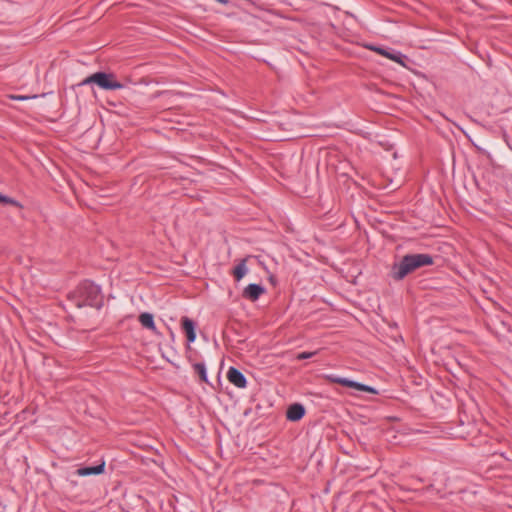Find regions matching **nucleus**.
<instances>
[{
	"mask_svg": "<svg viewBox=\"0 0 512 512\" xmlns=\"http://www.w3.org/2000/svg\"><path fill=\"white\" fill-rule=\"evenodd\" d=\"M432 262V258L427 254L406 255L399 263L393 265L391 274L394 279L401 280L417 268L430 265Z\"/></svg>",
	"mask_w": 512,
	"mask_h": 512,
	"instance_id": "nucleus-1",
	"label": "nucleus"
},
{
	"mask_svg": "<svg viewBox=\"0 0 512 512\" xmlns=\"http://www.w3.org/2000/svg\"><path fill=\"white\" fill-rule=\"evenodd\" d=\"M76 293L79 297L77 302L78 307L90 306L99 308L102 304L100 288L91 282L81 284Z\"/></svg>",
	"mask_w": 512,
	"mask_h": 512,
	"instance_id": "nucleus-2",
	"label": "nucleus"
},
{
	"mask_svg": "<svg viewBox=\"0 0 512 512\" xmlns=\"http://www.w3.org/2000/svg\"><path fill=\"white\" fill-rule=\"evenodd\" d=\"M90 83H95L104 90H117L123 88V85L115 79L113 74L104 72H97L90 75L85 78L80 85L83 86Z\"/></svg>",
	"mask_w": 512,
	"mask_h": 512,
	"instance_id": "nucleus-3",
	"label": "nucleus"
},
{
	"mask_svg": "<svg viewBox=\"0 0 512 512\" xmlns=\"http://www.w3.org/2000/svg\"><path fill=\"white\" fill-rule=\"evenodd\" d=\"M336 383L338 384H341L343 386H346V387H349V388H354L356 390H359V391H363V392H368V393H371V394H377V390L371 386H368V385H365V384H361V383H358V382H355V381H352V380H349V379H346V378H337L334 380Z\"/></svg>",
	"mask_w": 512,
	"mask_h": 512,
	"instance_id": "nucleus-4",
	"label": "nucleus"
},
{
	"mask_svg": "<svg viewBox=\"0 0 512 512\" xmlns=\"http://www.w3.org/2000/svg\"><path fill=\"white\" fill-rule=\"evenodd\" d=\"M227 379L230 383L238 388L246 387L247 381L245 376L236 368L230 367L227 372Z\"/></svg>",
	"mask_w": 512,
	"mask_h": 512,
	"instance_id": "nucleus-5",
	"label": "nucleus"
},
{
	"mask_svg": "<svg viewBox=\"0 0 512 512\" xmlns=\"http://www.w3.org/2000/svg\"><path fill=\"white\" fill-rule=\"evenodd\" d=\"M265 289L259 284H249L243 291V297L251 301H256L264 294Z\"/></svg>",
	"mask_w": 512,
	"mask_h": 512,
	"instance_id": "nucleus-6",
	"label": "nucleus"
},
{
	"mask_svg": "<svg viewBox=\"0 0 512 512\" xmlns=\"http://www.w3.org/2000/svg\"><path fill=\"white\" fill-rule=\"evenodd\" d=\"M368 49L396 62V63H399L401 65H405L404 62H403V56L401 55V53H393V52H390V51H387L383 48H380V47H376V46H373V45H369V46H366Z\"/></svg>",
	"mask_w": 512,
	"mask_h": 512,
	"instance_id": "nucleus-7",
	"label": "nucleus"
},
{
	"mask_svg": "<svg viewBox=\"0 0 512 512\" xmlns=\"http://www.w3.org/2000/svg\"><path fill=\"white\" fill-rule=\"evenodd\" d=\"M249 258L250 256L241 259L238 262V264L233 268L232 275L237 282L241 281L248 273L247 261Z\"/></svg>",
	"mask_w": 512,
	"mask_h": 512,
	"instance_id": "nucleus-8",
	"label": "nucleus"
},
{
	"mask_svg": "<svg viewBox=\"0 0 512 512\" xmlns=\"http://www.w3.org/2000/svg\"><path fill=\"white\" fill-rule=\"evenodd\" d=\"M181 322H182V328L186 333L187 340L190 343L194 342L196 339L194 322L188 317H183Z\"/></svg>",
	"mask_w": 512,
	"mask_h": 512,
	"instance_id": "nucleus-9",
	"label": "nucleus"
},
{
	"mask_svg": "<svg viewBox=\"0 0 512 512\" xmlns=\"http://www.w3.org/2000/svg\"><path fill=\"white\" fill-rule=\"evenodd\" d=\"M305 414V409L301 404H293L287 410V419L290 421H298Z\"/></svg>",
	"mask_w": 512,
	"mask_h": 512,
	"instance_id": "nucleus-10",
	"label": "nucleus"
},
{
	"mask_svg": "<svg viewBox=\"0 0 512 512\" xmlns=\"http://www.w3.org/2000/svg\"><path fill=\"white\" fill-rule=\"evenodd\" d=\"M104 467H105V463L103 462L97 466L79 468L76 473H77V475L82 476V477L89 476V475H98V474L103 473Z\"/></svg>",
	"mask_w": 512,
	"mask_h": 512,
	"instance_id": "nucleus-11",
	"label": "nucleus"
},
{
	"mask_svg": "<svg viewBox=\"0 0 512 512\" xmlns=\"http://www.w3.org/2000/svg\"><path fill=\"white\" fill-rule=\"evenodd\" d=\"M139 322L141 325L147 329H150L152 331H156L155 323H154V317L151 313L144 312L140 314L139 316Z\"/></svg>",
	"mask_w": 512,
	"mask_h": 512,
	"instance_id": "nucleus-12",
	"label": "nucleus"
},
{
	"mask_svg": "<svg viewBox=\"0 0 512 512\" xmlns=\"http://www.w3.org/2000/svg\"><path fill=\"white\" fill-rule=\"evenodd\" d=\"M194 369L198 373L200 379L204 382H207V373L205 365L202 363H197L194 365Z\"/></svg>",
	"mask_w": 512,
	"mask_h": 512,
	"instance_id": "nucleus-13",
	"label": "nucleus"
},
{
	"mask_svg": "<svg viewBox=\"0 0 512 512\" xmlns=\"http://www.w3.org/2000/svg\"><path fill=\"white\" fill-rule=\"evenodd\" d=\"M0 202L1 203H5V204H9V205H13V206H16V207H22L21 204L18 201L14 200L12 198H9L7 196H4L1 193H0Z\"/></svg>",
	"mask_w": 512,
	"mask_h": 512,
	"instance_id": "nucleus-14",
	"label": "nucleus"
},
{
	"mask_svg": "<svg viewBox=\"0 0 512 512\" xmlns=\"http://www.w3.org/2000/svg\"><path fill=\"white\" fill-rule=\"evenodd\" d=\"M316 353L317 352H302L297 355V359L298 360L308 359V358H311L312 356H314Z\"/></svg>",
	"mask_w": 512,
	"mask_h": 512,
	"instance_id": "nucleus-15",
	"label": "nucleus"
},
{
	"mask_svg": "<svg viewBox=\"0 0 512 512\" xmlns=\"http://www.w3.org/2000/svg\"><path fill=\"white\" fill-rule=\"evenodd\" d=\"M36 97H37L36 95H34V96L11 95L10 96V98L13 100H28V99H33Z\"/></svg>",
	"mask_w": 512,
	"mask_h": 512,
	"instance_id": "nucleus-16",
	"label": "nucleus"
},
{
	"mask_svg": "<svg viewBox=\"0 0 512 512\" xmlns=\"http://www.w3.org/2000/svg\"><path fill=\"white\" fill-rule=\"evenodd\" d=\"M217 1L220 3H223V4H226L228 2L227 0H217Z\"/></svg>",
	"mask_w": 512,
	"mask_h": 512,
	"instance_id": "nucleus-17",
	"label": "nucleus"
}]
</instances>
